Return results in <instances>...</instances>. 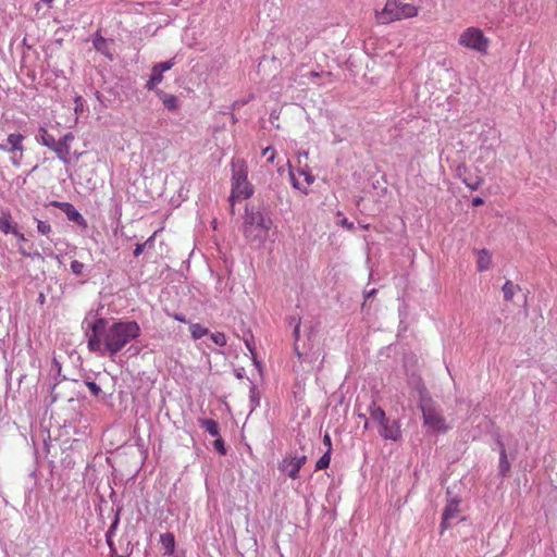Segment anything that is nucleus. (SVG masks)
<instances>
[{"label":"nucleus","mask_w":557,"mask_h":557,"mask_svg":"<svg viewBox=\"0 0 557 557\" xmlns=\"http://www.w3.org/2000/svg\"><path fill=\"white\" fill-rule=\"evenodd\" d=\"M107 321L100 318L92 324V333L87 341V347L92 352L113 357L141 334L136 321L117 320L108 327H104Z\"/></svg>","instance_id":"obj_1"},{"label":"nucleus","mask_w":557,"mask_h":557,"mask_svg":"<svg viewBox=\"0 0 557 557\" xmlns=\"http://www.w3.org/2000/svg\"><path fill=\"white\" fill-rule=\"evenodd\" d=\"M419 14V7L407 0H386L384 8L375 12L377 24H389L396 21L416 17Z\"/></svg>","instance_id":"obj_2"},{"label":"nucleus","mask_w":557,"mask_h":557,"mask_svg":"<svg viewBox=\"0 0 557 557\" xmlns=\"http://www.w3.org/2000/svg\"><path fill=\"white\" fill-rule=\"evenodd\" d=\"M232 191L230 196L231 211L234 209V201L248 199L252 196L253 189L247 178V169L243 160L232 163Z\"/></svg>","instance_id":"obj_3"},{"label":"nucleus","mask_w":557,"mask_h":557,"mask_svg":"<svg viewBox=\"0 0 557 557\" xmlns=\"http://www.w3.org/2000/svg\"><path fill=\"white\" fill-rule=\"evenodd\" d=\"M420 409L423 417V425L432 433H446L449 425L442 410L432 400H422Z\"/></svg>","instance_id":"obj_4"},{"label":"nucleus","mask_w":557,"mask_h":557,"mask_svg":"<svg viewBox=\"0 0 557 557\" xmlns=\"http://www.w3.org/2000/svg\"><path fill=\"white\" fill-rule=\"evenodd\" d=\"M458 44L469 50L486 54L490 47V39L484 35L481 28L470 26L460 33Z\"/></svg>","instance_id":"obj_5"},{"label":"nucleus","mask_w":557,"mask_h":557,"mask_svg":"<svg viewBox=\"0 0 557 557\" xmlns=\"http://www.w3.org/2000/svg\"><path fill=\"white\" fill-rule=\"evenodd\" d=\"M272 226V221L260 212H246L244 234L247 238H264Z\"/></svg>","instance_id":"obj_6"},{"label":"nucleus","mask_w":557,"mask_h":557,"mask_svg":"<svg viewBox=\"0 0 557 557\" xmlns=\"http://www.w3.org/2000/svg\"><path fill=\"white\" fill-rule=\"evenodd\" d=\"M287 165L289 168V177L293 187L307 195L309 187L315 181L308 163H305L304 165H293L292 162L287 160Z\"/></svg>","instance_id":"obj_7"},{"label":"nucleus","mask_w":557,"mask_h":557,"mask_svg":"<svg viewBox=\"0 0 557 557\" xmlns=\"http://www.w3.org/2000/svg\"><path fill=\"white\" fill-rule=\"evenodd\" d=\"M305 455L287 454L278 463V470L286 473L292 480L299 478V471L306 463Z\"/></svg>","instance_id":"obj_8"},{"label":"nucleus","mask_w":557,"mask_h":557,"mask_svg":"<svg viewBox=\"0 0 557 557\" xmlns=\"http://www.w3.org/2000/svg\"><path fill=\"white\" fill-rule=\"evenodd\" d=\"M24 139V135L20 133H12L7 138L8 152L11 153V162L14 166L21 165V159L25 150L23 145Z\"/></svg>","instance_id":"obj_9"},{"label":"nucleus","mask_w":557,"mask_h":557,"mask_svg":"<svg viewBox=\"0 0 557 557\" xmlns=\"http://www.w3.org/2000/svg\"><path fill=\"white\" fill-rule=\"evenodd\" d=\"M74 138V134L69 132L57 140L54 148L51 149L64 164L71 162V143Z\"/></svg>","instance_id":"obj_10"},{"label":"nucleus","mask_w":557,"mask_h":557,"mask_svg":"<svg viewBox=\"0 0 557 557\" xmlns=\"http://www.w3.org/2000/svg\"><path fill=\"white\" fill-rule=\"evenodd\" d=\"M380 426L379 432L384 440L397 442L401 438V429L398 420L391 421L386 419Z\"/></svg>","instance_id":"obj_11"},{"label":"nucleus","mask_w":557,"mask_h":557,"mask_svg":"<svg viewBox=\"0 0 557 557\" xmlns=\"http://www.w3.org/2000/svg\"><path fill=\"white\" fill-rule=\"evenodd\" d=\"M54 207L59 208L61 211L65 213L67 219L72 222L77 223L78 225L86 227L87 222L84 216L74 208V206L70 202H59L54 201L52 203Z\"/></svg>","instance_id":"obj_12"},{"label":"nucleus","mask_w":557,"mask_h":557,"mask_svg":"<svg viewBox=\"0 0 557 557\" xmlns=\"http://www.w3.org/2000/svg\"><path fill=\"white\" fill-rule=\"evenodd\" d=\"M459 513V502L451 499L445 507L441 523L442 532L450 527L449 521L457 518Z\"/></svg>","instance_id":"obj_13"},{"label":"nucleus","mask_w":557,"mask_h":557,"mask_svg":"<svg viewBox=\"0 0 557 557\" xmlns=\"http://www.w3.org/2000/svg\"><path fill=\"white\" fill-rule=\"evenodd\" d=\"M473 252L476 256V270L479 272L488 271L492 268V253L490 250L483 249H474Z\"/></svg>","instance_id":"obj_14"},{"label":"nucleus","mask_w":557,"mask_h":557,"mask_svg":"<svg viewBox=\"0 0 557 557\" xmlns=\"http://www.w3.org/2000/svg\"><path fill=\"white\" fill-rule=\"evenodd\" d=\"M156 94L159 97V99L162 101L163 106L169 111H175L178 109V99L176 96H174L172 94L164 92L161 89H157Z\"/></svg>","instance_id":"obj_15"},{"label":"nucleus","mask_w":557,"mask_h":557,"mask_svg":"<svg viewBox=\"0 0 557 557\" xmlns=\"http://www.w3.org/2000/svg\"><path fill=\"white\" fill-rule=\"evenodd\" d=\"M463 171L465 173L467 172V168L466 166H462V168H458V172H459V176L462 178V182L463 184L469 187L471 190H476L484 182L483 177L480 176V175H475V176H463L462 177V172Z\"/></svg>","instance_id":"obj_16"},{"label":"nucleus","mask_w":557,"mask_h":557,"mask_svg":"<svg viewBox=\"0 0 557 557\" xmlns=\"http://www.w3.org/2000/svg\"><path fill=\"white\" fill-rule=\"evenodd\" d=\"M160 543L164 548V554L172 555L175 548V537L172 533H163L160 535Z\"/></svg>","instance_id":"obj_17"},{"label":"nucleus","mask_w":557,"mask_h":557,"mask_svg":"<svg viewBox=\"0 0 557 557\" xmlns=\"http://www.w3.org/2000/svg\"><path fill=\"white\" fill-rule=\"evenodd\" d=\"M510 470V463L507 458L505 445L499 443V473L506 476Z\"/></svg>","instance_id":"obj_18"},{"label":"nucleus","mask_w":557,"mask_h":557,"mask_svg":"<svg viewBox=\"0 0 557 557\" xmlns=\"http://www.w3.org/2000/svg\"><path fill=\"white\" fill-rule=\"evenodd\" d=\"M163 81V72H161L157 66L152 67L151 76L146 83V88L148 90H157V86Z\"/></svg>","instance_id":"obj_19"},{"label":"nucleus","mask_w":557,"mask_h":557,"mask_svg":"<svg viewBox=\"0 0 557 557\" xmlns=\"http://www.w3.org/2000/svg\"><path fill=\"white\" fill-rule=\"evenodd\" d=\"M16 228L12 225L10 212H1L0 215V231L4 234L13 233Z\"/></svg>","instance_id":"obj_20"},{"label":"nucleus","mask_w":557,"mask_h":557,"mask_svg":"<svg viewBox=\"0 0 557 557\" xmlns=\"http://www.w3.org/2000/svg\"><path fill=\"white\" fill-rule=\"evenodd\" d=\"M40 134V143L42 146L49 148L50 150L54 148V144L57 143L55 138L47 131L46 127H39Z\"/></svg>","instance_id":"obj_21"},{"label":"nucleus","mask_w":557,"mask_h":557,"mask_svg":"<svg viewBox=\"0 0 557 557\" xmlns=\"http://www.w3.org/2000/svg\"><path fill=\"white\" fill-rule=\"evenodd\" d=\"M369 413L371 420L376 422L379 425H381L387 419L385 411L379 406L370 407Z\"/></svg>","instance_id":"obj_22"},{"label":"nucleus","mask_w":557,"mask_h":557,"mask_svg":"<svg viewBox=\"0 0 557 557\" xmlns=\"http://www.w3.org/2000/svg\"><path fill=\"white\" fill-rule=\"evenodd\" d=\"M201 426L211 435V436H218L219 435V425L218 423L212 419H202L200 421Z\"/></svg>","instance_id":"obj_23"},{"label":"nucleus","mask_w":557,"mask_h":557,"mask_svg":"<svg viewBox=\"0 0 557 557\" xmlns=\"http://www.w3.org/2000/svg\"><path fill=\"white\" fill-rule=\"evenodd\" d=\"M189 331L194 339H199L209 333V330L199 323H193L189 325Z\"/></svg>","instance_id":"obj_24"},{"label":"nucleus","mask_w":557,"mask_h":557,"mask_svg":"<svg viewBox=\"0 0 557 557\" xmlns=\"http://www.w3.org/2000/svg\"><path fill=\"white\" fill-rule=\"evenodd\" d=\"M517 289H519V286L515 285L511 281H507L503 285L504 299L511 301Z\"/></svg>","instance_id":"obj_25"},{"label":"nucleus","mask_w":557,"mask_h":557,"mask_svg":"<svg viewBox=\"0 0 557 557\" xmlns=\"http://www.w3.org/2000/svg\"><path fill=\"white\" fill-rule=\"evenodd\" d=\"M331 462V453L325 451L323 456L317 461L315 470H323L330 466Z\"/></svg>","instance_id":"obj_26"},{"label":"nucleus","mask_w":557,"mask_h":557,"mask_svg":"<svg viewBox=\"0 0 557 557\" xmlns=\"http://www.w3.org/2000/svg\"><path fill=\"white\" fill-rule=\"evenodd\" d=\"M211 339L213 343L218 346H225L226 345V336L222 332H215L211 334Z\"/></svg>","instance_id":"obj_27"},{"label":"nucleus","mask_w":557,"mask_h":557,"mask_svg":"<svg viewBox=\"0 0 557 557\" xmlns=\"http://www.w3.org/2000/svg\"><path fill=\"white\" fill-rule=\"evenodd\" d=\"M37 230L42 235H48L51 232V225L45 221H37Z\"/></svg>","instance_id":"obj_28"},{"label":"nucleus","mask_w":557,"mask_h":557,"mask_svg":"<svg viewBox=\"0 0 557 557\" xmlns=\"http://www.w3.org/2000/svg\"><path fill=\"white\" fill-rule=\"evenodd\" d=\"M84 268H85L84 263L78 260H73L71 262V270L76 275L83 274Z\"/></svg>","instance_id":"obj_29"},{"label":"nucleus","mask_w":557,"mask_h":557,"mask_svg":"<svg viewBox=\"0 0 557 557\" xmlns=\"http://www.w3.org/2000/svg\"><path fill=\"white\" fill-rule=\"evenodd\" d=\"M262 154L267 157L268 163H273L276 156V151L273 147H267L263 149Z\"/></svg>","instance_id":"obj_30"},{"label":"nucleus","mask_w":557,"mask_h":557,"mask_svg":"<svg viewBox=\"0 0 557 557\" xmlns=\"http://www.w3.org/2000/svg\"><path fill=\"white\" fill-rule=\"evenodd\" d=\"M86 385L95 397L100 396V394L102 393L101 387L95 382H86Z\"/></svg>","instance_id":"obj_31"},{"label":"nucleus","mask_w":557,"mask_h":557,"mask_svg":"<svg viewBox=\"0 0 557 557\" xmlns=\"http://www.w3.org/2000/svg\"><path fill=\"white\" fill-rule=\"evenodd\" d=\"M173 65H174V62L172 60H170V61L158 63L154 66H157L161 72H165V71L171 70L173 67Z\"/></svg>","instance_id":"obj_32"},{"label":"nucleus","mask_w":557,"mask_h":557,"mask_svg":"<svg viewBox=\"0 0 557 557\" xmlns=\"http://www.w3.org/2000/svg\"><path fill=\"white\" fill-rule=\"evenodd\" d=\"M308 160V152L302 151L297 154L296 165H304L307 163Z\"/></svg>","instance_id":"obj_33"},{"label":"nucleus","mask_w":557,"mask_h":557,"mask_svg":"<svg viewBox=\"0 0 557 557\" xmlns=\"http://www.w3.org/2000/svg\"><path fill=\"white\" fill-rule=\"evenodd\" d=\"M245 345H246L247 349L249 350V352L251 354V356L253 358H256V349H255V346H253L252 337L250 339L249 338H245Z\"/></svg>","instance_id":"obj_34"},{"label":"nucleus","mask_w":557,"mask_h":557,"mask_svg":"<svg viewBox=\"0 0 557 557\" xmlns=\"http://www.w3.org/2000/svg\"><path fill=\"white\" fill-rule=\"evenodd\" d=\"M320 76H322V77H326V78H327V81L330 82V81H331V78H332V73H331V72H321V73H319V72H315V71H312V72L310 73V77H313V78H314V77H320Z\"/></svg>","instance_id":"obj_35"},{"label":"nucleus","mask_w":557,"mask_h":557,"mask_svg":"<svg viewBox=\"0 0 557 557\" xmlns=\"http://www.w3.org/2000/svg\"><path fill=\"white\" fill-rule=\"evenodd\" d=\"M323 444L327 447L326 451H330L332 450V440H331V436L325 433L324 436H323Z\"/></svg>","instance_id":"obj_36"},{"label":"nucleus","mask_w":557,"mask_h":557,"mask_svg":"<svg viewBox=\"0 0 557 557\" xmlns=\"http://www.w3.org/2000/svg\"><path fill=\"white\" fill-rule=\"evenodd\" d=\"M214 446L215 448L222 454L224 455L225 454V449H224V444H223V441L222 440H216L214 442Z\"/></svg>","instance_id":"obj_37"},{"label":"nucleus","mask_w":557,"mask_h":557,"mask_svg":"<svg viewBox=\"0 0 557 557\" xmlns=\"http://www.w3.org/2000/svg\"><path fill=\"white\" fill-rule=\"evenodd\" d=\"M145 246H146V244H137L135 247V250H134V256L135 257L140 256L145 249Z\"/></svg>","instance_id":"obj_38"},{"label":"nucleus","mask_w":557,"mask_h":557,"mask_svg":"<svg viewBox=\"0 0 557 557\" xmlns=\"http://www.w3.org/2000/svg\"><path fill=\"white\" fill-rule=\"evenodd\" d=\"M341 224L346 227L347 230H352L354 228V224L351 222L348 221L347 218H343L341 220Z\"/></svg>","instance_id":"obj_39"},{"label":"nucleus","mask_w":557,"mask_h":557,"mask_svg":"<svg viewBox=\"0 0 557 557\" xmlns=\"http://www.w3.org/2000/svg\"><path fill=\"white\" fill-rule=\"evenodd\" d=\"M483 202H484V201H483V199H482V198H480V197H474V198L472 199V206H473V207H480V206H482V205H483Z\"/></svg>","instance_id":"obj_40"},{"label":"nucleus","mask_w":557,"mask_h":557,"mask_svg":"<svg viewBox=\"0 0 557 557\" xmlns=\"http://www.w3.org/2000/svg\"><path fill=\"white\" fill-rule=\"evenodd\" d=\"M107 542H108V545H109V547L111 549L112 556L117 555L115 548L113 547V542H112V540L109 536L107 537Z\"/></svg>","instance_id":"obj_41"},{"label":"nucleus","mask_w":557,"mask_h":557,"mask_svg":"<svg viewBox=\"0 0 557 557\" xmlns=\"http://www.w3.org/2000/svg\"><path fill=\"white\" fill-rule=\"evenodd\" d=\"M299 333H300V324L298 323L294 329V337L296 341H298V338H299Z\"/></svg>","instance_id":"obj_42"},{"label":"nucleus","mask_w":557,"mask_h":557,"mask_svg":"<svg viewBox=\"0 0 557 557\" xmlns=\"http://www.w3.org/2000/svg\"><path fill=\"white\" fill-rule=\"evenodd\" d=\"M20 240H25V236L23 233H20L17 230L13 231V233Z\"/></svg>","instance_id":"obj_43"},{"label":"nucleus","mask_w":557,"mask_h":557,"mask_svg":"<svg viewBox=\"0 0 557 557\" xmlns=\"http://www.w3.org/2000/svg\"><path fill=\"white\" fill-rule=\"evenodd\" d=\"M294 351L299 360L302 359V354L299 351L298 346L295 344Z\"/></svg>","instance_id":"obj_44"},{"label":"nucleus","mask_w":557,"mask_h":557,"mask_svg":"<svg viewBox=\"0 0 557 557\" xmlns=\"http://www.w3.org/2000/svg\"><path fill=\"white\" fill-rule=\"evenodd\" d=\"M174 319L180 321V322H186V319L184 315H181V314H175L174 315Z\"/></svg>","instance_id":"obj_45"},{"label":"nucleus","mask_w":557,"mask_h":557,"mask_svg":"<svg viewBox=\"0 0 557 557\" xmlns=\"http://www.w3.org/2000/svg\"><path fill=\"white\" fill-rule=\"evenodd\" d=\"M0 150H2V151H7V152H8V147H7V146H4V145H0Z\"/></svg>","instance_id":"obj_46"},{"label":"nucleus","mask_w":557,"mask_h":557,"mask_svg":"<svg viewBox=\"0 0 557 557\" xmlns=\"http://www.w3.org/2000/svg\"><path fill=\"white\" fill-rule=\"evenodd\" d=\"M42 2H45L46 4H51L53 2V0H41Z\"/></svg>","instance_id":"obj_47"},{"label":"nucleus","mask_w":557,"mask_h":557,"mask_svg":"<svg viewBox=\"0 0 557 557\" xmlns=\"http://www.w3.org/2000/svg\"><path fill=\"white\" fill-rule=\"evenodd\" d=\"M486 152H491L492 154H495V151H492L490 149H486Z\"/></svg>","instance_id":"obj_48"},{"label":"nucleus","mask_w":557,"mask_h":557,"mask_svg":"<svg viewBox=\"0 0 557 557\" xmlns=\"http://www.w3.org/2000/svg\"><path fill=\"white\" fill-rule=\"evenodd\" d=\"M115 557H127V556H123V555H115Z\"/></svg>","instance_id":"obj_49"}]
</instances>
